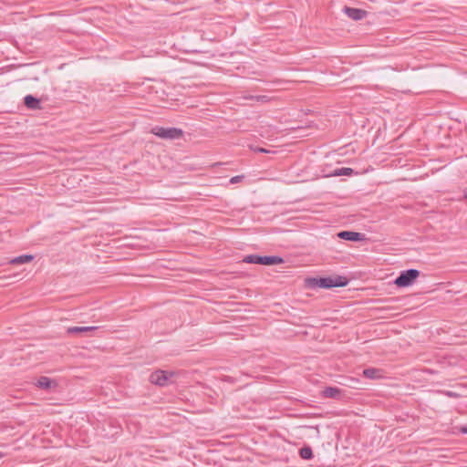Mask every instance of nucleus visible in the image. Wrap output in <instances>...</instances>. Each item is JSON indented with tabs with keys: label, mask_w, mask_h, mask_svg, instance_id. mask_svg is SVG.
Here are the masks:
<instances>
[{
	"label": "nucleus",
	"mask_w": 467,
	"mask_h": 467,
	"mask_svg": "<svg viewBox=\"0 0 467 467\" xmlns=\"http://www.w3.org/2000/svg\"><path fill=\"white\" fill-rule=\"evenodd\" d=\"M243 262L247 264H257L263 265H275L284 263V259L275 255L249 254L244 257Z\"/></svg>",
	"instance_id": "f03ea898"
},
{
	"label": "nucleus",
	"mask_w": 467,
	"mask_h": 467,
	"mask_svg": "<svg viewBox=\"0 0 467 467\" xmlns=\"http://www.w3.org/2000/svg\"><path fill=\"white\" fill-rule=\"evenodd\" d=\"M420 276V271L417 269H408L401 271L400 275L395 279L394 284L398 287H407L411 285Z\"/></svg>",
	"instance_id": "20e7f679"
},
{
	"label": "nucleus",
	"mask_w": 467,
	"mask_h": 467,
	"mask_svg": "<svg viewBox=\"0 0 467 467\" xmlns=\"http://www.w3.org/2000/svg\"><path fill=\"white\" fill-rule=\"evenodd\" d=\"M342 390L337 387H326L322 390V396L327 399H339Z\"/></svg>",
	"instance_id": "1a4fd4ad"
},
{
	"label": "nucleus",
	"mask_w": 467,
	"mask_h": 467,
	"mask_svg": "<svg viewBox=\"0 0 467 467\" xmlns=\"http://www.w3.org/2000/svg\"><path fill=\"white\" fill-rule=\"evenodd\" d=\"M337 237L351 242H360L366 239L364 234L352 231H341L337 233Z\"/></svg>",
	"instance_id": "423d86ee"
},
{
	"label": "nucleus",
	"mask_w": 467,
	"mask_h": 467,
	"mask_svg": "<svg viewBox=\"0 0 467 467\" xmlns=\"http://www.w3.org/2000/svg\"><path fill=\"white\" fill-rule=\"evenodd\" d=\"M306 286L309 288H333L343 287L348 284V279L343 275H335L327 277H312L306 280Z\"/></svg>",
	"instance_id": "f257e3e1"
},
{
	"label": "nucleus",
	"mask_w": 467,
	"mask_h": 467,
	"mask_svg": "<svg viewBox=\"0 0 467 467\" xmlns=\"http://www.w3.org/2000/svg\"><path fill=\"white\" fill-rule=\"evenodd\" d=\"M250 149L254 151V152H259V153H269L270 150L265 149V148H262V147H254V146H250Z\"/></svg>",
	"instance_id": "dca6fc26"
},
{
	"label": "nucleus",
	"mask_w": 467,
	"mask_h": 467,
	"mask_svg": "<svg viewBox=\"0 0 467 467\" xmlns=\"http://www.w3.org/2000/svg\"><path fill=\"white\" fill-rule=\"evenodd\" d=\"M174 375L172 371L156 370L150 374V381L158 386H165Z\"/></svg>",
	"instance_id": "39448f33"
},
{
	"label": "nucleus",
	"mask_w": 467,
	"mask_h": 467,
	"mask_svg": "<svg viewBox=\"0 0 467 467\" xmlns=\"http://www.w3.org/2000/svg\"><path fill=\"white\" fill-rule=\"evenodd\" d=\"M36 387L41 389L50 390L57 387V382L55 379H52L46 376H41L36 382Z\"/></svg>",
	"instance_id": "6e6552de"
},
{
	"label": "nucleus",
	"mask_w": 467,
	"mask_h": 467,
	"mask_svg": "<svg viewBox=\"0 0 467 467\" xmlns=\"http://www.w3.org/2000/svg\"><path fill=\"white\" fill-rule=\"evenodd\" d=\"M1 457H3V453H2V452H0V458H1Z\"/></svg>",
	"instance_id": "412c9836"
},
{
	"label": "nucleus",
	"mask_w": 467,
	"mask_h": 467,
	"mask_svg": "<svg viewBox=\"0 0 467 467\" xmlns=\"http://www.w3.org/2000/svg\"><path fill=\"white\" fill-rule=\"evenodd\" d=\"M24 104L30 109H39L41 108L40 100L32 95H26L24 98Z\"/></svg>",
	"instance_id": "9d476101"
},
{
	"label": "nucleus",
	"mask_w": 467,
	"mask_h": 467,
	"mask_svg": "<svg viewBox=\"0 0 467 467\" xmlns=\"http://www.w3.org/2000/svg\"><path fill=\"white\" fill-rule=\"evenodd\" d=\"M464 197H465V199L467 200V192L465 193V196H464Z\"/></svg>",
	"instance_id": "aec40b11"
},
{
	"label": "nucleus",
	"mask_w": 467,
	"mask_h": 467,
	"mask_svg": "<svg viewBox=\"0 0 467 467\" xmlns=\"http://www.w3.org/2000/svg\"><path fill=\"white\" fill-rule=\"evenodd\" d=\"M344 13L351 19L355 21L362 20L367 16V11L355 7H344Z\"/></svg>",
	"instance_id": "0eeeda50"
},
{
	"label": "nucleus",
	"mask_w": 467,
	"mask_h": 467,
	"mask_svg": "<svg viewBox=\"0 0 467 467\" xmlns=\"http://www.w3.org/2000/svg\"><path fill=\"white\" fill-rule=\"evenodd\" d=\"M353 173H354L353 169L344 167V168H339V169L335 170L333 175H335V176H342V175L350 176Z\"/></svg>",
	"instance_id": "2eb2a0df"
},
{
	"label": "nucleus",
	"mask_w": 467,
	"mask_h": 467,
	"mask_svg": "<svg viewBox=\"0 0 467 467\" xmlns=\"http://www.w3.org/2000/svg\"><path fill=\"white\" fill-rule=\"evenodd\" d=\"M98 327H69L67 328L68 335L80 334L84 332H91L97 330Z\"/></svg>",
	"instance_id": "9b49d317"
},
{
	"label": "nucleus",
	"mask_w": 467,
	"mask_h": 467,
	"mask_svg": "<svg viewBox=\"0 0 467 467\" xmlns=\"http://www.w3.org/2000/svg\"><path fill=\"white\" fill-rule=\"evenodd\" d=\"M244 179L243 175L234 176L230 179V183L234 184L240 182Z\"/></svg>",
	"instance_id": "a211bd4d"
},
{
	"label": "nucleus",
	"mask_w": 467,
	"mask_h": 467,
	"mask_svg": "<svg viewBox=\"0 0 467 467\" xmlns=\"http://www.w3.org/2000/svg\"><path fill=\"white\" fill-rule=\"evenodd\" d=\"M299 455L304 460H311L313 458V451L311 447L305 446L299 450Z\"/></svg>",
	"instance_id": "4468645a"
},
{
	"label": "nucleus",
	"mask_w": 467,
	"mask_h": 467,
	"mask_svg": "<svg viewBox=\"0 0 467 467\" xmlns=\"http://www.w3.org/2000/svg\"><path fill=\"white\" fill-rule=\"evenodd\" d=\"M251 99H255L256 101H260V102H267V101H269V98L267 96H265V95L252 97Z\"/></svg>",
	"instance_id": "f3484780"
},
{
	"label": "nucleus",
	"mask_w": 467,
	"mask_h": 467,
	"mask_svg": "<svg viewBox=\"0 0 467 467\" xmlns=\"http://www.w3.org/2000/svg\"><path fill=\"white\" fill-rule=\"evenodd\" d=\"M155 136L164 140H176L183 136V131L181 129L170 127L164 128L156 126L150 131Z\"/></svg>",
	"instance_id": "7ed1b4c3"
},
{
	"label": "nucleus",
	"mask_w": 467,
	"mask_h": 467,
	"mask_svg": "<svg viewBox=\"0 0 467 467\" xmlns=\"http://www.w3.org/2000/svg\"><path fill=\"white\" fill-rule=\"evenodd\" d=\"M363 375L368 379H378L380 377V370L374 368H365L363 370Z\"/></svg>",
	"instance_id": "ddd939ff"
},
{
	"label": "nucleus",
	"mask_w": 467,
	"mask_h": 467,
	"mask_svg": "<svg viewBox=\"0 0 467 467\" xmlns=\"http://www.w3.org/2000/svg\"><path fill=\"white\" fill-rule=\"evenodd\" d=\"M460 431L462 433L467 434V424L465 426L461 427Z\"/></svg>",
	"instance_id": "6ab92c4d"
},
{
	"label": "nucleus",
	"mask_w": 467,
	"mask_h": 467,
	"mask_svg": "<svg viewBox=\"0 0 467 467\" xmlns=\"http://www.w3.org/2000/svg\"><path fill=\"white\" fill-rule=\"evenodd\" d=\"M33 259H34V256L31 254H22V255L13 258L10 261V264H12V265L27 264V263L31 262Z\"/></svg>",
	"instance_id": "f8f14e48"
}]
</instances>
